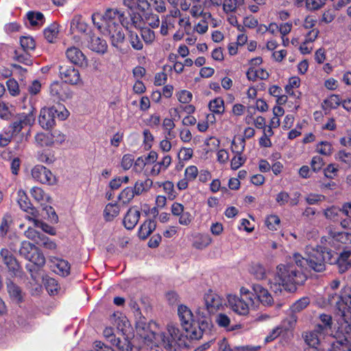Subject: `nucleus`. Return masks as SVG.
<instances>
[{
  "mask_svg": "<svg viewBox=\"0 0 351 351\" xmlns=\"http://www.w3.org/2000/svg\"><path fill=\"white\" fill-rule=\"evenodd\" d=\"M159 186H162L165 193L168 195V198L173 200L176 197V193L174 190V184L171 181H166Z\"/></svg>",
  "mask_w": 351,
  "mask_h": 351,
  "instance_id": "obj_55",
  "label": "nucleus"
},
{
  "mask_svg": "<svg viewBox=\"0 0 351 351\" xmlns=\"http://www.w3.org/2000/svg\"><path fill=\"white\" fill-rule=\"evenodd\" d=\"M35 117L33 110L28 113H21L12 124L8 127L12 128L15 134H17L24 127L32 125L35 121Z\"/></svg>",
  "mask_w": 351,
  "mask_h": 351,
  "instance_id": "obj_13",
  "label": "nucleus"
},
{
  "mask_svg": "<svg viewBox=\"0 0 351 351\" xmlns=\"http://www.w3.org/2000/svg\"><path fill=\"white\" fill-rule=\"evenodd\" d=\"M0 258L2 262L6 265L9 271L12 272L13 275L17 276L21 273V267L19 262L14 256L12 253L7 248H2L0 251Z\"/></svg>",
  "mask_w": 351,
  "mask_h": 351,
  "instance_id": "obj_14",
  "label": "nucleus"
},
{
  "mask_svg": "<svg viewBox=\"0 0 351 351\" xmlns=\"http://www.w3.org/2000/svg\"><path fill=\"white\" fill-rule=\"evenodd\" d=\"M249 271L258 280H262L265 277V268L259 263H252L250 267Z\"/></svg>",
  "mask_w": 351,
  "mask_h": 351,
  "instance_id": "obj_47",
  "label": "nucleus"
},
{
  "mask_svg": "<svg viewBox=\"0 0 351 351\" xmlns=\"http://www.w3.org/2000/svg\"><path fill=\"white\" fill-rule=\"evenodd\" d=\"M49 95L53 101H65L72 98L73 92L64 82L54 81L49 85Z\"/></svg>",
  "mask_w": 351,
  "mask_h": 351,
  "instance_id": "obj_9",
  "label": "nucleus"
},
{
  "mask_svg": "<svg viewBox=\"0 0 351 351\" xmlns=\"http://www.w3.org/2000/svg\"><path fill=\"white\" fill-rule=\"evenodd\" d=\"M215 322L219 327L224 328L228 331L234 330L235 327L231 324L230 317L225 313H219Z\"/></svg>",
  "mask_w": 351,
  "mask_h": 351,
  "instance_id": "obj_36",
  "label": "nucleus"
},
{
  "mask_svg": "<svg viewBox=\"0 0 351 351\" xmlns=\"http://www.w3.org/2000/svg\"><path fill=\"white\" fill-rule=\"evenodd\" d=\"M152 185L153 181L150 178H146L145 180L136 181L134 186L136 195H139L143 193L149 191Z\"/></svg>",
  "mask_w": 351,
  "mask_h": 351,
  "instance_id": "obj_40",
  "label": "nucleus"
},
{
  "mask_svg": "<svg viewBox=\"0 0 351 351\" xmlns=\"http://www.w3.org/2000/svg\"><path fill=\"white\" fill-rule=\"evenodd\" d=\"M94 26L105 36L110 38L111 44L118 47L125 40L123 27L128 28V22L123 11L108 8L104 13L95 12L91 16Z\"/></svg>",
  "mask_w": 351,
  "mask_h": 351,
  "instance_id": "obj_2",
  "label": "nucleus"
},
{
  "mask_svg": "<svg viewBox=\"0 0 351 351\" xmlns=\"http://www.w3.org/2000/svg\"><path fill=\"white\" fill-rule=\"evenodd\" d=\"M333 341H330V351H351L350 341L344 334L334 335Z\"/></svg>",
  "mask_w": 351,
  "mask_h": 351,
  "instance_id": "obj_21",
  "label": "nucleus"
},
{
  "mask_svg": "<svg viewBox=\"0 0 351 351\" xmlns=\"http://www.w3.org/2000/svg\"><path fill=\"white\" fill-rule=\"evenodd\" d=\"M178 101L182 104H189L193 99V94L186 90H181L176 93Z\"/></svg>",
  "mask_w": 351,
  "mask_h": 351,
  "instance_id": "obj_59",
  "label": "nucleus"
},
{
  "mask_svg": "<svg viewBox=\"0 0 351 351\" xmlns=\"http://www.w3.org/2000/svg\"><path fill=\"white\" fill-rule=\"evenodd\" d=\"M18 195L19 197L18 202L21 209L26 212H30L32 215L35 216L34 208H32V205L31 202L28 200L25 191L23 190H19L18 192Z\"/></svg>",
  "mask_w": 351,
  "mask_h": 351,
  "instance_id": "obj_34",
  "label": "nucleus"
},
{
  "mask_svg": "<svg viewBox=\"0 0 351 351\" xmlns=\"http://www.w3.org/2000/svg\"><path fill=\"white\" fill-rule=\"evenodd\" d=\"M129 41L132 47L137 51L142 50L143 48V43L141 41L138 35L134 32H129Z\"/></svg>",
  "mask_w": 351,
  "mask_h": 351,
  "instance_id": "obj_49",
  "label": "nucleus"
},
{
  "mask_svg": "<svg viewBox=\"0 0 351 351\" xmlns=\"http://www.w3.org/2000/svg\"><path fill=\"white\" fill-rule=\"evenodd\" d=\"M27 260L38 267H43L45 264V257L37 247Z\"/></svg>",
  "mask_w": 351,
  "mask_h": 351,
  "instance_id": "obj_45",
  "label": "nucleus"
},
{
  "mask_svg": "<svg viewBox=\"0 0 351 351\" xmlns=\"http://www.w3.org/2000/svg\"><path fill=\"white\" fill-rule=\"evenodd\" d=\"M198 176V169L196 166L191 165L186 168L184 177L189 181H193Z\"/></svg>",
  "mask_w": 351,
  "mask_h": 351,
  "instance_id": "obj_62",
  "label": "nucleus"
},
{
  "mask_svg": "<svg viewBox=\"0 0 351 351\" xmlns=\"http://www.w3.org/2000/svg\"><path fill=\"white\" fill-rule=\"evenodd\" d=\"M219 351H256L260 347H243L234 346L232 347L226 339L220 340L218 343Z\"/></svg>",
  "mask_w": 351,
  "mask_h": 351,
  "instance_id": "obj_31",
  "label": "nucleus"
},
{
  "mask_svg": "<svg viewBox=\"0 0 351 351\" xmlns=\"http://www.w3.org/2000/svg\"><path fill=\"white\" fill-rule=\"evenodd\" d=\"M6 285L10 298L16 303L21 302L23 300V296L21 288L10 279L7 280Z\"/></svg>",
  "mask_w": 351,
  "mask_h": 351,
  "instance_id": "obj_26",
  "label": "nucleus"
},
{
  "mask_svg": "<svg viewBox=\"0 0 351 351\" xmlns=\"http://www.w3.org/2000/svg\"><path fill=\"white\" fill-rule=\"evenodd\" d=\"M87 47L91 51L104 54L107 51L108 45L105 40L95 35H89L87 38Z\"/></svg>",
  "mask_w": 351,
  "mask_h": 351,
  "instance_id": "obj_20",
  "label": "nucleus"
},
{
  "mask_svg": "<svg viewBox=\"0 0 351 351\" xmlns=\"http://www.w3.org/2000/svg\"><path fill=\"white\" fill-rule=\"evenodd\" d=\"M246 158L243 154H234L230 162L232 169L237 170L245 162Z\"/></svg>",
  "mask_w": 351,
  "mask_h": 351,
  "instance_id": "obj_61",
  "label": "nucleus"
},
{
  "mask_svg": "<svg viewBox=\"0 0 351 351\" xmlns=\"http://www.w3.org/2000/svg\"><path fill=\"white\" fill-rule=\"evenodd\" d=\"M254 297L248 289L241 287L240 297L230 294L227 296V305L239 315H246L254 306Z\"/></svg>",
  "mask_w": 351,
  "mask_h": 351,
  "instance_id": "obj_5",
  "label": "nucleus"
},
{
  "mask_svg": "<svg viewBox=\"0 0 351 351\" xmlns=\"http://www.w3.org/2000/svg\"><path fill=\"white\" fill-rule=\"evenodd\" d=\"M59 73L60 78L64 82L65 84L77 85L82 84L80 71L73 66H60Z\"/></svg>",
  "mask_w": 351,
  "mask_h": 351,
  "instance_id": "obj_11",
  "label": "nucleus"
},
{
  "mask_svg": "<svg viewBox=\"0 0 351 351\" xmlns=\"http://www.w3.org/2000/svg\"><path fill=\"white\" fill-rule=\"evenodd\" d=\"M20 44L25 52H29L35 49L36 43L32 37L23 36L20 39Z\"/></svg>",
  "mask_w": 351,
  "mask_h": 351,
  "instance_id": "obj_50",
  "label": "nucleus"
},
{
  "mask_svg": "<svg viewBox=\"0 0 351 351\" xmlns=\"http://www.w3.org/2000/svg\"><path fill=\"white\" fill-rule=\"evenodd\" d=\"M280 222V218L277 215H271L266 218L265 225L269 230H277Z\"/></svg>",
  "mask_w": 351,
  "mask_h": 351,
  "instance_id": "obj_58",
  "label": "nucleus"
},
{
  "mask_svg": "<svg viewBox=\"0 0 351 351\" xmlns=\"http://www.w3.org/2000/svg\"><path fill=\"white\" fill-rule=\"evenodd\" d=\"M212 242L213 239L210 235L202 234L196 236L193 245L196 249L202 250L208 247Z\"/></svg>",
  "mask_w": 351,
  "mask_h": 351,
  "instance_id": "obj_35",
  "label": "nucleus"
},
{
  "mask_svg": "<svg viewBox=\"0 0 351 351\" xmlns=\"http://www.w3.org/2000/svg\"><path fill=\"white\" fill-rule=\"evenodd\" d=\"M24 234L27 238L35 241L37 244L39 243V241L42 239V236L44 235L31 227L27 228Z\"/></svg>",
  "mask_w": 351,
  "mask_h": 351,
  "instance_id": "obj_60",
  "label": "nucleus"
},
{
  "mask_svg": "<svg viewBox=\"0 0 351 351\" xmlns=\"http://www.w3.org/2000/svg\"><path fill=\"white\" fill-rule=\"evenodd\" d=\"M297 322V317L294 315H290L281 322L278 327L280 328L282 336L292 337L293 330Z\"/></svg>",
  "mask_w": 351,
  "mask_h": 351,
  "instance_id": "obj_24",
  "label": "nucleus"
},
{
  "mask_svg": "<svg viewBox=\"0 0 351 351\" xmlns=\"http://www.w3.org/2000/svg\"><path fill=\"white\" fill-rule=\"evenodd\" d=\"M351 310V289L345 290L336 302V313L348 321L346 311Z\"/></svg>",
  "mask_w": 351,
  "mask_h": 351,
  "instance_id": "obj_16",
  "label": "nucleus"
},
{
  "mask_svg": "<svg viewBox=\"0 0 351 351\" xmlns=\"http://www.w3.org/2000/svg\"><path fill=\"white\" fill-rule=\"evenodd\" d=\"M27 17L32 26H40L44 23V15L41 12H29Z\"/></svg>",
  "mask_w": 351,
  "mask_h": 351,
  "instance_id": "obj_44",
  "label": "nucleus"
},
{
  "mask_svg": "<svg viewBox=\"0 0 351 351\" xmlns=\"http://www.w3.org/2000/svg\"><path fill=\"white\" fill-rule=\"evenodd\" d=\"M59 34V25L53 23L48 26L44 30V35L49 43L55 42Z\"/></svg>",
  "mask_w": 351,
  "mask_h": 351,
  "instance_id": "obj_38",
  "label": "nucleus"
},
{
  "mask_svg": "<svg viewBox=\"0 0 351 351\" xmlns=\"http://www.w3.org/2000/svg\"><path fill=\"white\" fill-rule=\"evenodd\" d=\"M38 244L49 250H55L57 247L56 243L45 235L42 236V239Z\"/></svg>",
  "mask_w": 351,
  "mask_h": 351,
  "instance_id": "obj_63",
  "label": "nucleus"
},
{
  "mask_svg": "<svg viewBox=\"0 0 351 351\" xmlns=\"http://www.w3.org/2000/svg\"><path fill=\"white\" fill-rule=\"evenodd\" d=\"M32 197L40 205H45L47 203H51V197L47 194L43 189L34 186L30 190Z\"/></svg>",
  "mask_w": 351,
  "mask_h": 351,
  "instance_id": "obj_29",
  "label": "nucleus"
},
{
  "mask_svg": "<svg viewBox=\"0 0 351 351\" xmlns=\"http://www.w3.org/2000/svg\"><path fill=\"white\" fill-rule=\"evenodd\" d=\"M199 2L200 1L198 2L193 1V5L191 6L189 11L191 16L195 19H198L201 16L206 19V16H208V17H211V14L210 13H206L204 12V7Z\"/></svg>",
  "mask_w": 351,
  "mask_h": 351,
  "instance_id": "obj_41",
  "label": "nucleus"
},
{
  "mask_svg": "<svg viewBox=\"0 0 351 351\" xmlns=\"http://www.w3.org/2000/svg\"><path fill=\"white\" fill-rule=\"evenodd\" d=\"M306 280V276L303 271L296 270L293 264H280L276 268L274 282H270V288L276 293L281 292L282 289L293 292Z\"/></svg>",
  "mask_w": 351,
  "mask_h": 351,
  "instance_id": "obj_4",
  "label": "nucleus"
},
{
  "mask_svg": "<svg viewBox=\"0 0 351 351\" xmlns=\"http://www.w3.org/2000/svg\"><path fill=\"white\" fill-rule=\"evenodd\" d=\"M141 37L147 45L153 43L156 38L154 32L149 28H143L141 29Z\"/></svg>",
  "mask_w": 351,
  "mask_h": 351,
  "instance_id": "obj_57",
  "label": "nucleus"
},
{
  "mask_svg": "<svg viewBox=\"0 0 351 351\" xmlns=\"http://www.w3.org/2000/svg\"><path fill=\"white\" fill-rule=\"evenodd\" d=\"M351 256V251L348 249H344L339 254L334 265L337 267L339 274H343L348 271L351 267V262L350 257Z\"/></svg>",
  "mask_w": 351,
  "mask_h": 351,
  "instance_id": "obj_19",
  "label": "nucleus"
},
{
  "mask_svg": "<svg viewBox=\"0 0 351 351\" xmlns=\"http://www.w3.org/2000/svg\"><path fill=\"white\" fill-rule=\"evenodd\" d=\"M104 335L110 339L112 344L116 345L119 350H124V346L121 345L119 339H116L113 334V329L110 327H107L104 330Z\"/></svg>",
  "mask_w": 351,
  "mask_h": 351,
  "instance_id": "obj_56",
  "label": "nucleus"
},
{
  "mask_svg": "<svg viewBox=\"0 0 351 351\" xmlns=\"http://www.w3.org/2000/svg\"><path fill=\"white\" fill-rule=\"evenodd\" d=\"M178 317L184 330L189 334L192 339H200L202 331L194 319V316L191 309L185 305H180L178 308Z\"/></svg>",
  "mask_w": 351,
  "mask_h": 351,
  "instance_id": "obj_7",
  "label": "nucleus"
},
{
  "mask_svg": "<svg viewBox=\"0 0 351 351\" xmlns=\"http://www.w3.org/2000/svg\"><path fill=\"white\" fill-rule=\"evenodd\" d=\"M300 85V80L298 77H292L289 80L288 84L285 86L286 93L290 96L298 98L300 93L295 90Z\"/></svg>",
  "mask_w": 351,
  "mask_h": 351,
  "instance_id": "obj_33",
  "label": "nucleus"
},
{
  "mask_svg": "<svg viewBox=\"0 0 351 351\" xmlns=\"http://www.w3.org/2000/svg\"><path fill=\"white\" fill-rule=\"evenodd\" d=\"M33 179L41 184L53 185L56 184L57 180L52 172L43 165H36L32 169Z\"/></svg>",
  "mask_w": 351,
  "mask_h": 351,
  "instance_id": "obj_10",
  "label": "nucleus"
},
{
  "mask_svg": "<svg viewBox=\"0 0 351 351\" xmlns=\"http://www.w3.org/2000/svg\"><path fill=\"white\" fill-rule=\"evenodd\" d=\"M245 147V138L234 137L231 143V151L234 154H243Z\"/></svg>",
  "mask_w": 351,
  "mask_h": 351,
  "instance_id": "obj_42",
  "label": "nucleus"
},
{
  "mask_svg": "<svg viewBox=\"0 0 351 351\" xmlns=\"http://www.w3.org/2000/svg\"><path fill=\"white\" fill-rule=\"evenodd\" d=\"M158 325L151 322L147 324L143 321L136 323L137 335L143 339L148 346L162 347L165 351H182L189 346L192 339L189 334L180 330L179 327L172 322L168 323L164 330H154Z\"/></svg>",
  "mask_w": 351,
  "mask_h": 351,
  "instance_id": "obj_1",
  "label": "nucleus"
},
{
  "mask_svg": "<svg viewBox=\"0 0 351 351\" xmlns=\"http://www.w3.org/2000/svg\"><path fill=\"white\" fill-rule=\"evenodd\" d=\"M310 303V300L307 297H304L298 301L291 306V311L293 313L300 312L305 308Z\"/></svg>",
  "mask_w": 351,
  "mask_h": 351,
  "instance_id": "obj_54",
  "label": "nucleus"
},
{
  "mask_svg": "<svg viewBox=\"0 0 351 351\" xmlns=\"http://www.w3.org/2000/svg\"><path fill=\"white\" fill-rule=\"evenodd\" d=\"M324 333V328L321 324H319L315 330L305 332V342L311 346L315 351H321V348H319V346H321V340Z\"/></svg>",
  "mask_w": 351,
  "mask_h": 351,
  "instance_id": "obj_17",
  "label": "nucleus"
},
{
  "mask_svg": "<svg viewBox=\"0 0 351 351\" xmlns=\"http://www.w3.org/2000/svg\"><path fill=\"white\" fill-rule=\"evenodd\" d=\"M111 322H114L117 329L125 333L127 331V328L130 327L128 320L125 317H117L115 314L111 317Z\"/></svg>",
  "mask_w": 351,
  "mask_h": 351,
  "instance_id": "obj_46",
  "label": "nucleus"
},
{
  "mask_svg": "<svg viewBox=\"0 0 351 351\" xmlns=\"http://www.w3.org/2000/svg\"><path fill=\"white\" fill-rule=\"evenodd\" d=\"M56 108H43L39 116V124L44 129H50L55 125Z\"/></svg>",
  "mask_w": 351,
  "mask_h": 351,
  "instance_id": "obj_18",
  "label": "nucleus"
},
{
  "mask_svg": "<svg viewBox=\"0 0 351 351\" xmlns=\"http://www.w3.org/2000/svg\"><path fill=\"white\" fill-rule=\"evenodd\" d=\"M123 5L134 12H145L149 7L147 0H123Z\"/></svg>",
  "mask_w": 351,
  "mask_h": 351,
  "instance_id": "obj_27",
  "label": "nucleus"
},
{
  "mask_svg": "<svg viewBox=\"0 0 351 351\" xmlns=\"http://www.w3.org/2000/svg\"><path fill=\"white\" fill-rule=\"evenodd\" d=\"M88 29V25L80 16H75L71 21L70 30L73 34L75 32L86 33Z\"/></svg>",
  "mask_w": 351,
  "mask_h": 351,
  "instance_id": "obj_30",
  "label": "nucleus"
},
{
  "mask_svg": "<svg viewBox=\"0 0 351 351\" xmlns=\"http://www.w3.org/2000/svg\"><path fill=\"white\" fill-rule=\"evenodd\" d=\"M307 257L304 258L299 254H294L293 261L295 265L301 268L306 269L307 267L314 271L320 272L325 269L324 258L322 252L311 247L306 248Z\"/></svg>",
  "mask_w": 351,
  "mask_h": 351,
  "instance_id": "obj_6",
  "label": "nucleus"
},
{
  "mask_svg": "<svg viewBox=\"0 0 351 351\" xmlns=\"http://www.w3.org/2000/svg\"><path fill=\"white\" fill-rule=\"evenodd\" d=\"M36 250V246L29 241H23L21 243L19 254L27 260L32 253Z\"/></svg>",
  "mask_w": 351,
  "mask_h": 351,
  "instance_id": "obj_43",
  "label": "nucleus"
},
{
  "mask_svg": "<svg viewBox=\"0 0 351 351\" xmlns=\"http://www.w3.org/2000/svg\"><path fill=\"white\" fill-rule=\"evenodd\" d=\"M156 223L154 220L145 221L139 228L138 237L141 239H147L156 229Z\"/></svg>",
  "mask_w": 351,
  "mask_h": 351,
  "instance_id": "obj_32",
  "label": "nucleus"
},
{
  "mask_svg": "<svg viewBox=\"0 0 351 351\" xmlns=\"http://www.w3.org/2000/svg\"><path fill=\"white\" fill-rule=\"evenodd\" d=\"M66 57L69 62L80 67L86 68L88 60L83 52L75 47H69L65 51Z\"/></svg>",
  "mask_w": 351,
  "mask_h": 351,
  "instance_id": "obj_15",
  "label": "nucleus"
},
{
  "mask_svg": "<svg viewBox=\"0 0 351 351\" xmlns=\"http://www.w3.org/2000/svg\"><path fill=\"white\" fill-rule=\"evenodd\" d=\"M335 162L330 163V180L334 177L341 176L342 178L346 174V170L351 166V152L345 149L339 150L335 154Z\"/></svg>",
  "mask_w": 351,
  "mask_h": 351,
  "instance_id": "obj_8",
  "label": "nucleus"
},
{
  "mask_svg": "<svg viewBox=\"0 0 351 351\" xmlns=\"http://www.w3.org/2000/svg\"><path fill=\"white\" fill-rule=\"evenodd\" d=\"M351 204L343 205L342 208L330 206V239L332 243L351 244Z\"/></svg>",
  "mask_w": 351,
  "mask_h": 351,
  "instance_id": "obj_3",
  "label": "nucleus"
},
{
  "mask_svg": "<svg viewBox=\"0 0 351 351\" xmlns=\"http://www.w3.org/2000/svg\"><path fill=\"white\" fill-rule=\"evenodd\" d=\"M252 289L258 300L264 306H269L273 303L272 296L262 285L254 284Z\"/></svg>",
  "mask_w": 351,
  "mask_h": 351,
  "instance_id": "obj_23",
  "label": "nucleus"
},
{
  "mask_svg": "<svg viewBox=\"0 0 351 351\" xmlns=\"http://www.w3.org/2000/svg\"><path fill=\"white\" fill-rule=\"evenodd\" d=\"M178 217V222L182 226H189L193 220L192 215L188 211H184Z\"/></svg>",
  "mask_w": 351,
  "mask_h": 351,
  "instance_id": "obj_64",
  "label": "nucleus"
},
{
  "mask_svg": "<svg viewBox=\"0 0 351 351\" xmlns=\"http://www.w3.org/2000/svg\"><path fill=\"white\" fill-rule=\"evenodd\" d=\"M15 135L12 128L9 127L5 128L1 133H0V146H6L11 141L12 136Z\"/></svg>",
  "mask_w": 351,
  "mask_h": 351,
  "instance_id": "obj_51",
  "label": "nucleus"
},
{
  "mask_svg": "<svg viewBox=\"0 0 351 351\" xmlns=\"http://www.w3.org/2000/svg\"><path fill=\"white\" fill-rule=\"evenodd\" d=\"M35 140L40 146H49L53 143V138L49 133H38L36 134Z\"/></svg>",
  "mask_w": 351,
  "mask_h": 351,
  "instance_id": "obj_53",
  "label": "nucleus"
},
{
  "mask_svg": "<svg viewBox=\"0 0 351 351\" xmlns=\"http://www.w3.org/2000/svg\"><path fill=\"white\" fill-rule=\"evenodd\" d=\"M141 213L136 208H130L123 219V224L128 230L133 229L137 224Z\"/></svg>",
  "mask_w": 351,
  "mask_h": 351,
  "instance_id": "obj_25",
  "label": "nucleus"
},
{
  "mask_svg": "<svg viewBox=\"0 0 351 351\" xmlns=\"http://www.w3.org/2000/svg\"><path fill=\"white\" fill-rule=\"evenodd\" d=\"M119 206L116 203L108 204L104 210V216L106 221H111L119 213Z\"/></svg>",
  "mask_w": 351,
  "mask_h": 351,
  "instance_id": "obj_37",
  "label": "nucleus"
},
{
  "mask_svg": "<svg viewBox=\"0 0 351 351\" xmlns=\"http://www.w3.org/2000/svg\"><path fill=\"white\" fill-rule=\"evenodd\" d=\"M204 304L209 314L215 313L223 307V300L215 292L209 291L204 297Z\"/></svg>",
  "mask_w": 351,
  "mask_h": 351,
  "instance_id": "obj_12",
  "label": "nucleus"
},
{
  "mask_svg": "<svg viewBox=\"0 0 351 351\" xmlns=\"http://www.w3.org/2000/svg\"><path fill=\"white\" fill-rule=\"evenodd\" d=\"M143 21L152 28L158 27L160 25L159 16L153 13H146L143 16Z\"/></svg>",
  "mask_w": 351,
  "mask_h": 351,
  "instance_id": "obj_52",
  "label": "nucleus"
},
{
  "mask_svg": "<svg viewBox=\"0 0 351 351\" xmlns=\"http://www.w3.org/2000/svg\"><path fill=\"white\" fill-rule=\"evenodd\" d=\"M210 110L216 114H222L225 111L224 101L221 97H217L209 102Z\"/></svg>",
  "mask_w": 351,
  "mask_h": 351,
  "instance_id": "obj_39",
  "label": "nucleus"
},
{
  "mask_svg": "<svg viewBox=\"0 0 351 351\" xmlns=\"http://www.w3.org/2000/svg\"><path fill=\"white\" fill-rule=\"evenodd\" d=\"M51 267L58 274L67 276L70 274L71 266L67 261L54 257L51 259Z\"/></svg>",
  "mask_w": 351,
  "mask_h": 351,
  "instance_id": "obj_22",
  "label": "nucleus"
},
{
  "mask_svg": "<svg viewBox=\"0 0 351 351\" xmlns=\"http://www.w3.org/2000/svg\"><path fill=\"white\" fill-rule=\"evenodd\" d=\"M245 3V0H224L222 3L223 10L227 14L235 13L238 10L243 8Z\"/></svg>",
  "mask_w": 351,
  "mask_h": 351,
  "instance_id": "obj_28",
  "label": "nucleus"
},
{
  "mask_svg": "<svg viewBox=\"0 0 351 351\" xmlns=\"http://www.w3.org/2000/svg\"><path fill=\"white\" fill-rule=\"evenodd\" d=\"M136 195L134 188L126 187L124 189L119 195V199L123 203H129Z\"/></svg>",
  "mask_w": 351,
  "mask_h": 351,
  "instance_id": "obj_48",
  "label": "nucleus"
}]
</instances>
